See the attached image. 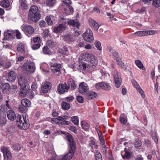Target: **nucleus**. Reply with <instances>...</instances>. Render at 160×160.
Returning a JSON list of instances; mask_svg holds the SVG:
<instances>
[{
  "instance_id": "09e8293b",
  "label": "nucleus",
  "mask_w": 160,
  "mask_h": 160,
  "mask_svg": "<svg viewBox=\"0 0 160 160\" xmlns=\"http://www.w3.org/2000/svg\"><path fill=\"white\" fill-rule=\"evenodd\" d=\"M102 89L106 90H109L111 89V87L107 83L102 82Z\"/></svg>"
},
{
  "instance_id": "c85d7f7f",
  "label": "nucleus",
  "mask_w": 160,
  "mask_h": 160,
  "mask_svg": "<svg viewBox=\"0 0 160 160\" xmlns=\"http://www.w3.org/2000/svg\"><path fill=\"white\" fill-rule=\"evenodd\" d=\"M90 147L91 148V151L92 152H94V149H97L98 148V146L93 141H91L89 144Z\"/></svg>"
},
{
  "instance_id": "aec40b11",
  "label": "nucleus",
  "mask_w": 160,
  "mask_h": 160,
  "mask_svg": "<svg viewBox=\"0 0 160 160\" xmlns=\"http://www.w3.org/2000/svg\"><path fill=\"white\" fill-rule=\"evenodd\" d=\"M2 88L3 92H8L10 90V86L8 83H0V89Z\"/></svg>"
},
{
  "instance_id": "bf43d9fd",
  "label": "nucleus",
  "mask_w": 160,
  "mask_h": 160,
  "mask_svg": "<svg viewBox=\"0 0 160 160\" xmlns=\"http://www.w3.org/2000/svg\"><path fill=\"white\" fill-rule=\"evenodd\" d=\"M117 64L121 67H122L124 66V63L121 61L120 58L117 59V60H116Z\"/></svg>"
},
{
  "instance_id": "338daca9",
  "label": "nucleus",
  "mask_w": 160,
  "mask_h": 160,
  "mask_svg": "<svg viewBox=\"0 0 160 160\" xmlns=\"http://www.w3.org/2000/svg\"><path fill=\"white\" fill-rule=\"evenodd\" d=\"M77 101L80 103H82L83 102V99L82 97L81 96H78L77 97Z\"/></svg>"
},
{
  "instance_id": "7ed1b4c3",
  "label": "nucleus",
  "mask_w": 160,
  "mask_h": 160,
  "mask_svg": "<svg viewBox=\"0 0 160 160\" xmlns=\"http://www.w3.org/2000/svg\"><path fill=\"white\" fill-rule=\"evenodd\" d=\"M18 79V83L21 88L19 95L24 97L27 95H28L29 93H31L32 91L31 89H29L28 84L26 80L22 77Z\"/></svg>"
},
{
  "instance_id": "412c9836",
  "label": "nucleus",
  "mask_w": 160,
  "mask_h": 160,
  "mask_svg": "<svg viewBox=\"0 0 160 160\" xmlns=\"http://www.w3.org/2000/svg\"><path fill=\"white\" fill-rule=\"evenodd\" d=\"M68 24L70 25L76 27L78 28H79L80 23L77 20H69L67 21Z\"/></svg>"
},
{
  "instance_id": "39448f33",
  "label": "nucleus",
  "mask_w": 160,
  "mask_h": 160,
  "mask_svg": "<svg viewBox=\"0 0 160 160\" xmlns=\"http://www.w3.org/2000/svg\"><path fill=\"white\" fill-rule=\"evenodd\" d=\"M62 67V65L59 62L52 63L50 67L51 70L52 72L55 75H59L61 73Z\"/></svg>"
},
{
  "instance_id": "0e129e2a",
  "label": "nucleus",
  "mask_w": 160,
  "mask_h": 160,
  "mask_svg": "<svg viewBox=\"0 0 160 160\" xmlns=\"http://www.w3.org/2000/svg\"><path fill=\"white\" fill-rule=\"evenodd\" d=\"M11 66V63L10 62L8 61L4 63V65L3 67V68H8Z\"/></svg>"
},
{
  "instance_id": "de8ad7c7",
  "label": "nucleus",
  "mask_w": 160,
  "mask_h": 160,
  "mask_svg": "<svg viewBox=\"0 0 160 160\" xmlns=\"http://www.w3.org/2000/svg\"><path fill=\"white\" fill-rule=\"evenodd\" d=\"M134 143L135 147L137 148L140 147L142 145L141 141L138 139H136Z\"/></svg>"
},
{
  "instance_id": "052dcab7",
  "label": "nucleus",
  "mask_w": 160,
  "mask_h": 160,
  "mask_svg": "<svg viewBox=\"0 0 160 160\" xmlns=\"http://www.w3.org/2000/svg\"><path fill=\"white\" fill-rule=\"evenodd\" d=\"M146 35H150L154 34L156 33L155 30H147L146 31Z\"/></svg>"
},
{
  "instance_id": "a19ab883",
  "label": "nucleus",
  "mask_w": 160,
  "mask_h": 160,
  "mask_svg": "<svg viewBox=\"0 0 160 160\" xmlns=\"http://www.w3.org/2000/svg\"><path fill=\"white\" fill-rule=\"evenodd\" d=\"M28 109V108L23 106L22 104L18 108L19 111L21 113L26 112L27 111Z\"/></svg>"
},
{
  "instance_id": "dca6fc26",
  "label": "nucleus",
  "mask_w": 160,
  "mask_h": 160,
  "mask_svg": "<svg viewBox=\"0 0 160 160\" xmlns=\"http://www.w3.org/2000/svg\"><path fill=\"white\" fill-rule=\"evenodd\" d=\"M88 22L89 25L96 30H97L99 27V25L96 22L91 18L88 19Z\"/></svg>"
},
{
  "instance_id": "13d9d810",
  "label": "nucleus",
  "mask_w": 160,
  "mask_h": 160,
  "mask_svg": "<svg viewBox=\"0 0 160 160\" xmlns=\"http://www.w3.org/2000/svg\"><path fill=\"white\" fill-rule=\"evenodd\" d=\"M124 152L125 153L123 155H122V153L123 152H122V155L123 158H128L130 156V153L127 151H124Z\"/></svg>"
},
{
  "instance_id": "3c124183",
  "label": "nucleus",
  "mask_w": 160,
  "mask_h": 160,
  "mask_svg": "<svg viewBox=\"0 0 160 160\" xmlns=\"http://www.w3.org/2000/svg\"><path fill=\"white\" fill-rule=\"evenodd\" d=\"M8 109L4 105H1L0 106V111H2L4 113H6Z\"/></svg>"
},
{
  "instance_id": "4be33fe9",
  "label": "nucleus",
  "mask_w": 160,
  "mask_h": 160,
  "mask_svg": "<svg viewBox=\"0 0 160 160\" xmlns=\"http://www.w3.org/2000/svg\"><path fill=\"white\" fill-rule=\"evenodd\" d=\"M89 65L86 63H81L77 67V68L78 70H88L89 71H92L89 68Z\"/></svg>"
},
{
  "instance_id": "f3484780",
  "label": "nucleus",
  "mask_w": 160,
  "mask_h": 160,
  "mask_svg": "<svg viewBox=\"0 0 160 160\" xmlns=\"http://www.w3.org/2000/svg\"><path fill=\"white\" fill-rule=\"evenodd\" d=\"M64 40L69 43H71L75 40V37L70 34H66L63 36Z\"/></svg>"
},
{
  "instance_id": "393cba45",
  "label": "nucleus",
  "mask_w": 160,
  "mask_h": 160,
  "mask_svg": "<svg viewBox=\"0 0 160 160\" xmlns=\"http://www.w3.org/2000/svg\"><path fill=\"white\" fill-rule=\"evenodd\" d=\"M66 7L64 8L65 13L68 15L72 14L74 10L71 5H66Z\"/></svg>"
},
{
  "instance_id": "6e6d98bb",
  "label": "nucleus",
  "mask_w": 160,
  "mask_h": 160,
  "mask_svg": "<svg viewBox=\"0 0 160 160\" xmlns=\"http://www.w3.org/2000/svg\"><path fill=\"white\" fill-rule=\"evenodd\" d=\"M41 46L40 43L35 44L32 45V48L33 50H37L40 48Z\"/></svg>"
},
{
  "instance_id": "20e7f679",
  "label": "nucleus",
  "mask_w": 160,
  "mask_h": 160,
  "mask_svg": "<svg viewBox=\"0 0 160 160\" xmlns=\"http://www.w3.org/2000/svg\"><path fill=\"white\" fill-rule=\"evenodd\" d=\"M17 122L18 127L22 129L25 130L29 127L28 116L27 114H23L22 117L18 115L17 118Z\"/></svg>"
},
{
  "instance_id": "49530a36",
  "label": "nucleus",
  "mask_w": 160,
  "mask_h": 160,
  "mask_svg": "<svg viewBox=\"0 0 160 160\" xmlns=\"http://www.w3.org/2000/svg\"><path fill=\"white\" fill-rule=\"evenodd\" d=\"M152 4L156 8L160 7V0H153Z\"/></svg>"
},
{
  "instance_id": "72a5a7b5",
  "label": "nucleus",
  "mask_w": 160,
  "mask_h": 160,
  "mask_svg": "<svg viewBox=\"0 0 160 160\" xmlns=\"http://www.w3.org/2000/svg\"><path fill=\"white\" fill-rule=\"evenodd\" d=\"M81 124L82 128L85 130H88L89 128V125L86 122L82 121L81 122Z\"/></svg>"
},
{
  "instance_id": "4d7b16f0",
  "label": "nucleus",
  "mask_w": 160,
  "mask_h": 160,
  "mask_svg": "<svg viewBox=\"0 0 160 160\" xmlns=\"http://www.w3.org/2000/svg\"><path fill=\"white\" fill-rule=\"evenodd\" d=\"M132 82L133 87L137 89L138 88H139L140 86L137 82L134 80H133L132 81Z\"/></svg>"
},
{
  "instance_id": "a878e982",
  "label": "nucleus",
  "mask_w": 160,
  "mask_h": 160,
  "mask_svg": "<svg viewBox=\"0 0 160 160\" xmlns=\"http://www.w3.org/2000/svg\"><path fill=\"white\" fill-rule=\"evenodd\" d=\"M68 85H67L69 87V88H71L72 90H74L76 88V85L75 82L72 78L68 80Z\"/></svg>"
},
{
  "instance_id": "ddd939ff",
  "label": "nucleus",
  "mask_w": 160,
  "mask_h": 160,
  "mask_svg": "<svg viewBox=\"0 0 160 160\" xmlns=\"http://www.w3.org/2000/svg\"><path fill=\"white\" fill-rule=\"evenodd\" d=\"M69 87L66 83H60L58 86V91L59 94H63L68 91Z\"/></svg>"
},
{
  "instance_id": "ea45409f",
  "label": "nucleus",
  "mask_w": 160,
  "mask_h": 160,
  "mask_svg": "<svg viewBox=\"0 0 160 160\" xmlns=\"http://www.w3.org/2000/svg\"><path fill=\"white\" fill-rule=\"evenodd\" d=\"M119 120L121 123L124 124H126L127 122V118L124 115H120Z\"/></svg>"
},
{
  "instance_id": "0eeeda50",
  "label": "nucleus",
  "mask_w": 160,
  "mask_h": 160,
  "mask_svg": "<svg viewBox=\"0 0 160 160\" xmlns=\"http://www.w3.org/2000/svg\"><path fill=\"white\" fill-rule=\"evenodd\" d=\"M3 40H11L13 39L15 37V31L13 30H6L4 33Z\"/></svg>"
},
{
  "instance_id": "4468645a",
  "label": "nucleus",
  "mask_w": 160,
  "mask_h": 160,
  "mask_svg": "<svg viewBox=\"0 0 160 160\" xmlns=\"http://www.w3.org/2000/svg\"><path fill=\"white\" fill-rule=\"evenodd\" d=\"M89 90V88L87 84L84 82H82L79 86V91L83 94H85Z\"/></svg>"
},
{
  "instance_id": "69168bd1",
  "label": "nucleus",
  "mask_w": 160,
  "mask_h": 160,
  "mask_svg": "<svg viewBox=\"0 0 160 160\" xmlns=\"http://www.w3.org/2000/svg\"><path fill=\"white\" fill-rule=\"evenodd\" d=\"M40 38L39 37H35L33 39V42L34 43L37 42L38 43H40Z\"/></svg>"
},
{
  "instance_id": "8fccbe9b",
  "label": "nucleus",
  "mask_w": 160,
  "mask_h": 160,
  "mask_svg": "<svg viewBox=\"0 0 160 160\" xmlns=\"http://www.w3.org/2000/svg\"><path fill=\"white\" fill-rule=\"evenodd\" d=\"M42 52L43 54H49L51 52L47 46H44L42 48Z\"/></svg>"
},
{
  "instance_id": "6ab92c4d",
  "label": "nucleus",
  "mask_w": 160,
  "mask_h": 160,
  "mask_svg": "<svg viewBox=\"0 0 160 160\" xmlns=\"http://www.w3.org/2000/svg\"><path fill=\"white\" fill-rule=\"evenodd\" d=\"M66 26L64 24H60L58 26L54 28L53 31L56 33L61 32L64 30Z\"/></svg>"
},
{
  "instance_id": "7c9ffc66",
  "label": "nucleus",
  "mask_w": 160,
  "mask_h": 160,
  "mask_svg": "<svg viewBox=\"0 0 160 160\" xmlns=\"http://www.w3.org/2000/svg\"><path fill=\"white\" fill-rule=\"evenodd\" d=\"M146 31H141L134 33L133 34L137 37H142L146 35Z\"/></svg>"
},
{
  "instance_id": "a18cd8bd",
  "label": "nucleus",
  "mask_w": 160,
  "mask_h": 160,
  "mask_svg": "<svg viewBox=\"0 0 160 160\" xmlns=\"http://www.w3.org/2000/svg\"><path fill=\"white\" fill-rule=\"evenodd\" d=\"M56 0H47L46 4L48 6H53Z\"/></svg>"
},
{
  "instance_id": "6e6552de",
  "label": "nucleus",
  "mask_w": 160,
  "mask_h": 160,
  "mask_svg": "<svg viewBox=\"0 0 160 160\" xmlns=\"http://www.w3.org/2000/svg\"><path fill=\"white\" fill-rule=\"evenodd\" d=\"M21 28L22 30L27 35L32 34L34 31L33 28L29 25L23 24L21 27Z\"/></svg>"
},
{
  "instance_id": "c756f323",
  "label": "nucleus",
  "mask_w": 160,
  "mask_h": 160,
  "mask_svg": "<svg viewBox=\"0 0 160 160\" xmlns=\"http://www.w3.org/2000/svg\"><path fill=\"white\" fill-rule=\"evenodd\" d=\"M20 8L23 10H26L28 8V6L26 3L25 0H19Z\"/></svg>"
},
{
  "instance_id": "c9c22d12",
  "label": "nucleus",
  "mask_w": 160,
  "mask_h": 160,
  "mask_svg": "<svg viewBox=\"0 0 160 160\" xmlns=\"http://www.w3.org/2000/svg\"><path fill=\"white\" fill-rule=\"evenodd\" d=\"M61 121L60 119V116L58 117V118H52L51 120V122L53 124H57L59 123Z\"/></svg>"
},
{
  "instance_id": "37998d69",
  "label": "nucleus",
  "mask_w": 160,
  "mask_h": 160,
  "mask_svg": "<svg viewBox=\"0 0 160 160\" xmlns=\"http://www.w3.org/2000/svg\"><path fill=\"white\" fill-rule=\"evenodd\" d=\"M135 63L136 66L140 69H142L144 67L142 63L140 60H136Z\"/></svg>"
},
{
  "instance_id": "9b49d317",
  "label": "nucleus",
  "mask_w": 160,
  "mask_h": 160,
  "mask_svg": "<svg viewBox=\"0 0 160 160\" xmlns=\"http://www.w3.org/2000/svg\"><path fill=\"white\" fill-rule=\"evenodd\" d=\"M52 87V84L49 82L45 81L41 86V91L43 93H48Z\"/></svg>"
},
{
  "instance_id": "864d4df0",
  "label": "nucleus",
  "mask_w": 160,
  "mask_h": 160,
  "mask_svg": "<svg viewBox=\"0 0 160 160\" xmlns=\"http://www.w3.org/2000/svg\"><path fill=\"white\" fill-rule=\"evenodd\" d=\"M74 97L72 96L67 97L63 99L64 100L67 101L68 102H72L74 99Z\"/></svg>"
},
{
  "instance_id": "603ef678",
  "label": "nucleus",
  "mask_w": 160,
  "mask_h": 160,
  "mask_svg": "<svg viewBox=\"0 0 160 160\" xmlns=\"http://www.w3.org/2000/svg\"><path fill=\"white\" fill-rule=\"evenodd\" d=\"M136 89L137 90V91L139 92V93L140 94L142 97L143 98H145L144 92V91L141 88V87H140L139 88H138Z\"/></svg>"
},
{
  "instance_id": "58836bf2",
  "label": "nucleus",
  "mask_w": 160,
  "mask_h": 160,
  "mask_svg": "<svg viewBox=\"0 0 160 160\" xmlns=\"http://www.w3.org/2000/svg\"><path fill=\"white\" fill-rule=\"evenodd\" d=\"M94 44L98 50L101 51H102V47L101 42L99 41H95L94 42Z\"/></svg>"
},
{
  "instance_id": "f03ea898",
  "label": "nucleus",
  "mask_w": 160,
  "mask_h": 160,
  "mask_svg": "<svg viewBox=\"0 0 160 160\" xmlns=\"http://www.w3.org/2000/svg\"><path fill=\"white\" fill-rule=\"evenodd\" d=\"M28 19L32 22H36L40 18L41 15L38 7L34 5L32 6L29 10Z\"/></svg>"
},
{
  "instance_id": "1a4fd4ad",
  "label": "nucleus",
  "mask_w": 160,
  "mask_h": 160,
  "mask_svg": "<svg viewBox=\"0 0 160 160\" xmlns=\"http://www.w3.org/2000/svg\"><path fill=\"white\" fill-rule=\"evenodd\" d=\"M1 151L3 153L5 160H11V153L7 147H2L1 148Z\"/></svg>"
},
{
  "instance_id": "680f3d73",
  "label": "nucleus",
  "mask_w": 160,
  "mask_h": 160,
  "mask_svg": "<svg viewBox=\"0 0 160 160\" xmlns=\"http://www.w3.org/2000/svg\"><path fill=\"white\" fill-rule=\"evenodd\" d=\"M62 2L66 6L71 5L72 3L71 0H62Z\"/></svg>"
},
{
  "instance_id": "9d476101",
  "label": "nucleus",
  "mask_w": 160,
  "mask_h": 160,
  "mask_svg": "<svg viewBox=\"0 0 160 160\" xmlns=\"http://www.w3.org/2000/svg\"><path fill=\"white\" fill-rule=\"evenodd\" d=\"M89 61L90 62L89 68L90 70L93 71L95 69L98 63V60L94 55H92Z\"/></svg>"
},
{
  "instance_id": "b1692460",
  "label": "nucleus",
  "mask_w": 160,
  "mask_h": 160,
  "mask_svg": "<svg viewBox=\"0 0 160 160\" xmlns=\"http://www.w3.org/2000/svg\"><path fill=\"white\" fill-rule=\"evenodd\" d=\"M92 54L87 53H83L80 56L81 59L82 60L89 61L90 58H91Z\"/></svg>"
},
{
  "instance_id": "5fc2aeb1",
  "label": "nucleus",
  "mask_w": 160,
  "mask_h": 160,
  "mask_svg": "<svg viewBox=\"0 0 160 160\" xmlns=\"http://www.w3.org/2000/svg\"><path fill=\"white\" fill-rule=\"evenodd\" d=\"M15 31V34H16V37L17 39H21L22 38V35L20 32L18 30H14Z\"/></svg>"
},
{
  "instance_id": "c03bdc74",
  "label": "nucleus",
  "mask_w": 160,
  "mask_h": 160,
  "mask_svg": "<svg viewBox=\"0 0 160 160\" xmlns=\"http://www.w3.org/2000/svg\"><path fill=\"white\" fill-rule=\"evenodd\" d=\"M71 120L75 125H78L79 123V119L77 116H73L71 118Z\"/></svg>"
},
{
  "instance_id": "f257e3e1",
  "label": "nucleus",
  "mask_w": 160,
  "mask_h": 160,
  "mask_svg": "<svg viewBox=\"0 0 160 160\" xmlns=\"http://www.w3.org/2000/svg\"><path fill=\"white\" fill-rule=\"evenodd\" d=\"M68 141L69 146L68 152L65 155L57 156L55 152L52 150L47 151L46 157L49 160H69L72 158L76 150V145L73 138L71 135L67 133L65 138Z\"/></svg>"
},
{
  "instance_id": "bb28decb",
  "label": "nucleus",
  "mask_w": 160,
  "mask_h": 160,
  "mask_svg": "<svg viewBox=\"0 0 160 160\" xmlns=\"http://www.w3.org/2000/svg\"><path fill=\"white\" fill-rule=\"evenodd\" d=\"M17 50L19 52L24 53L25 52V45L22 43H19L17 46Z\"/></svg>"
},
{
  "instance_id": "79ce46f5",
  "label": "nucleus",
  "mask_w": 160,
  "mask_h": 160,
  "mask_svg": "<svg viewBox=\"0 0 160 160\" xmlns=\"http://www.w3.org/2000/svg\"><path fill=\"white\" fill-rule=\"evenodd\" d=\"M96 95L97 94L95 92L93 91H90L88 94V98L89 99H91L95 98Z\"/></svg>"
},
{
  "instance_id": "a211bd4d",
  "label": "nucleus",
  "mask_w": 160,
  "mask_h": 160,
  "mask_svg": "<svg viewBox=\"0 0 160 160\" xmlns=\"http://www.w3.org/2000/svg\"><path fill=\"white\" fill-rule=\"evenodd\" d=\"M17 75L15 72L12 71H10L8 75L7 80L9 82H13L15 80L16 78Z\"/></svg>"
},
{
  "instance_id": "2f4dec72",
  "label": "nucleus",
  "mask_w": 160,
  "mask_h": 160,
  "mask_svg": "<svg viewBox=\"0 0 160 160\" xmlns=\"http://www.w3.org/2000/svg\"><path fill=\"white\" fill-rule=\"evenodd\" d=\"M10 2L8 0H3V1L0 2V5L2 7L4 8H7L10 6Z\"/></svg>"
},
{
  "instance_id": "e2e57ef3",
  "label": "nucleus",
  "mask_w": 160,
  "mask_h": 160,
  "mask_svg": "<svg viewBox=\"0 0 160 160\" xmlns=\"http://www.w3.org/2000/svg\"><path fill=\"white\" fill-rule=\"evenodd\" d=\"M102 82H98L95 84V88L98 89H102Z\"/></svg>"
},
{
  "instance_id": "4c0bfd02",
  "label": "nucleus",
  "mask_w": 160,
  "mask_h": 160,
  "mask_svg": "<svg viewBox=\"0 0 160 160\" xmlns=\"http://www.w3.org/2000/svg\"><path fill=\"white\" fill-rule=\"evenodd\" d=\"M95 156L96 160H102L101 154L98 151L95 150Z\"/></svg>"
},
{
  "instance_id": "774afa93",
  "label": "nucleus",
  "mask_w": 160,
  "mask_h": 160,
  "mask_svg": "<svg viewBox=\"0 0 160 160\" xmlns=\"http://www.w3.org/2000/svg\"><path fill=\"white\" fill-rule=\"evenodd\" d=\"M69 130L75 133L77 132V129L74 126H71L69 128Z\"/></svg>"
},
{
  "instance_id": "423d86ee",
  "label": "nucleus",
  "mask_w": 160,
  "mask_h": 160,
  "mask_svg": "<svg viewBox=\"0 0 160 160\" xmlns=\"http://www.w3.org/2000/svg\"><path fill=\"white\" fill-rule=\"evenodd\" d=\"M82 37L84 40L86 42H91L94 40L93 34L92 31L89 29H87L86 32L83 34Z\"/></svg>"
},
{
  "instance_id": "cd10ccee",
  "label": "nucleus",
  "mask_w": 160,
  "mask_h": 160,
  "mask_svg": "<svg viewBox=\"0 0 160 160\" xmlns=\"http://www.w3.org/2000/svg\"><path fill=\"white\" fill-rule=\"evenodd\" d=\"M21 103L22 105L27 108L29 107L31 105V102L30 100L26 98L22 99Z\"/></svg>"
},
{
  "instance_id": "f8f14e48",
  "label": "nucleus",
  "mask_w": 160,
  "mask_h": 160,
  "mask_svg": "<svg viewBox=\"0 0 160 160\" xmlns=\"http://www.w3.org/2000/svg\"><path fill=\"white\" fill-rule=\"evenodd\" d=\"M113 78L116 87L118 88L121 85V79L120 75L118 74V72L116 70L114 71Z\"/></svg>"
},
{
  "instance_id": "e433bc0d",
  "label": "nucleus",
  "mask_w": 160,
  "mask_h": 160,
  "mask_svg": "<svg viewBox=\"0 0 160 160\" xmlns=\"http://www.w3.org/2000/svg\"><path fill=\"white\" fill-rule=\"evenodd\" d=\"M62 107L63 109L68 110L70 108V105L66 102L63 101L62 102Z\"/></svg>"
},
{
  "instance_id": "5701e85b",
  "label": "nucleus",
  "mask_w": 160,
  "mask_h": 160,
  "mask_svg": "<svg viewBox=\"0 0 160 160\" xmlns=\"http://www.w3.org/2000/svg\"><path fill=\"white\" fill-rule=\"evenodd\" d=\"M7 116L8 119L10 120L13 121L16 118L15 112L12 110H9L8 112Z\"/></svg>"
},
{
  "instance_id": "f704fd0d",
  "label": "nucleus",
  "mask_w": 160,
  "mask_h": 160,
  "mask_svg": "<svg viewBox=\"0 0 160 160\" xmlns=\"http://www.w3.org/2000/svg\"><path fill=\"white\" fill-rule=\"evenodd\" d=\"M151 136L154 142L157 143L158 142V138L157 137V133L156 132H151Z\"/></svg>"
},
{
  "instance_id": "2eb2a0df",
  "label": "nucleus",
  "mask_w": 160,
  "mask_h": 160,
  "mask_svg": "<svg viewBox=\"0 0 160 160\" xmlns=\"http://www.w3.org/2000/svg\"><path fill=\"white\" fill-rule=\"evenodd\" d=\"M23 68L27 71L30 73H33L35 70V65L33 63H30L29 64H24Z\"/></svg>"
},
{
  "instance_id": "473e14b6",
  "label": "nucleus",
  "mask_w": 160,
  "mask_h": 160,
  "mask_svg": "<svg viewBox=\"0 0 160 160\" xmlns=\"http://www.w3.org/2000/svg\"><path fill=\"white\" fill-rule=\"evenodd\" d=\"M53 17L52 15H49L47 16L45 18V20L48 25H51L53 24L52 19Z\"/></svg>"
}]
</instances>
